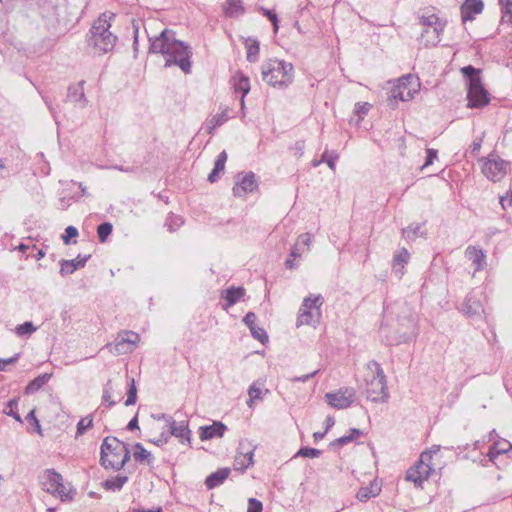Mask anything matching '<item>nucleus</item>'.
Returning a JSON list of instances; mask_svg holds the SVG:
<instances>
[{"instance_id":"obj_35","label":"nucleus","mask_w":512,"mask_h":512,"mask_svg":"<svg viewBox=\"0 0 512 512\" xmlns=\"http://www.w3.org/2000/svg\"><path fill=\"white\" fill-rule=\"evenodd\" d=\"M228 119L229 114L227 108L223 109L221 113L212 116L209 120L208 133L212 134L214 129L223 125Z\"/></svg>"},{"instance_id":"obj_40","label":"nucleus","mask_w":512,"mask_h":512,"mask_svg":"<svg viewBox=\"0 0 512 512\" xmlns=\"http://www.w3.org/2000/svg\"><path fill=\"white\" fill-rule=\"evenodd\" d=\"M137 400V387L134 378H130L128 382L126 406L134 405Z\"/></svg>"},{"instance_id":"obj_32","label":"nucleus","mask_w":512,"mask_h":512,"mask_svg":"<svg viewBox=\"0 0 512 512\" xmlns=\"http://www.w3.org/2000/svg\"><path fill=\"white\" fill-rule=\"evenodd\" d=\"M410 254L406 248H402L398 254H396L393 258V270L395 273L402 274V269L404 264H406L409 260Z\"/></svg>"},{"instance_id":"obj_20","label":"nucleus","mask_w":512,"mask_h":512,"mask_svg":"<svg viewBox=\"0 0 512 512\" xmlns=\"http://www.w3.org/2000/svg\"><path fill=\"white\" fill-rule=\"evenodd\" d=\"M465 256L472 262L475 267V271L482 270L486 265V255L482 249H478L474 246H468L465 250Z\"/></svg>"},{"instance_id":"obj_61","label":"nucleus","mask_w":512,"mask_h":512,"mask_svg":"<svg viewBox=\"0 0 512 512\" xmlns=\"http://www.w3.org/2000/svg\"><path fill=\"white\" fill-rule=\"evenodd\" d=\"M305 148V142L302 140H299L295 142L294 146L292 147V150L294 151V154L298 157L303 155V151Z\"/></svg>"},{"instance_id":"obj_37","label":"nucleus","mask_w":512,"mask_h":512,"mask_svg":"<svg viewBox=\"0 0 512 512\" xmlns=\"http://www.w3.org/2000/svg\"><path fill=\"white\" fill-rule=\"evenodd\" d=\"M246 49H247V61L254 63L258 60L259 54V42L256 39H247L246 41Z\"/></svg>"},{"instance_id":"obj_22","label":"nucleus","mask_w":512,"mask_h":512,"mask_svg":"<svg viewBox=\"0 0 512 512\" xmlns=\"http://www.w3.org/2000/svg\"><path fill=\"white\" fill-rule=\"evenodd\" d=\"M414 80L411 75L402 77L399 80V85L393 90V97L401 101H408L413 97V93L408 89V85Z\"/></svg>"},{"instance_id":"obj_1","label":"nucleus","mask_w":512,"mask_h":512,"mask_svg":"<svg viewBox=\"0 0 512 512\" xmlns=\"http://www.w3.org/2000/svg\"><path fill=\"white\" fill-rule=\"evenodd\" d=\"M149 52L166 55L165 67L177 65L185 74L191 72V47L175 38V32L164 29L159 36L149 38Z\"/></svg>"},{"instance_id":"obj_44","label":"nucleus","mask_w":512,"mask_h":512,"mask_svg":"<svg viewBox=\"0 0 512 512\" xmlns=\"http://www.w3.org/2000/svg\"><path fill=\"white\" fill-rule=\"evenodd\" d=\"M93 426V417L92 415H88L77 423V431L76 436L83 435L88 429Z\"/></svg>"},{"instance_id":"obj_16","label":"nucleus","mask_w":512,"mask_h":512,"mask_svg":"<svg viewBox=\"0 0 512 512\" xmlns=\"http://www.w3.org/2000/svg\"><path fill=\"white\" fill-rule=\"evenodd\" d=\"M167 421L170 424L171 435L175 436L176 438H179L182 443L184 441H187L188 443H190L191 431L188 427L187 421H181V422L177 423L171 417H168Z\"/></svg>"},{"instance_id":"obj_46","label":"nucleus","mask_w":512,"mask_h":512,"mask_svg":"<svg viewBox=\"0 0 512 512\" xmlns=\"http://www.w3.org/2000/svg\"><path fill=\"white\" fill-rule=\"evenodd\" d=\"M420 229H421L420 224L410 225L409 227L404 228L402 230V235L404 238H406L408 240H414L418 235H421V236L423 235V233L420 232Z\"/></svg>"},{"instance_id":"obj_47","label":"nucleus","mask_w":512,"mask_h":512,"mask_svg":"<svg viewBox=\"0 0 512 512\" xmlns=\"http://www.w3.org/2000/svg\"><path fill=\"white\" fill-rule=\"evenodd\" d=\"M322 451L316 448L311 447H301L294 457H308V458H317L321 455Z\"/></svg>"},{"instance_id":"obj_38","label":"nucleus","mask_w":512,"mask_h":512,"mask_svg":"<svg viewBox=\"0 0 512 512\" xmlns=\"http://www.w3.org/2000/svg\"><path fill=\"white\" fill-rule=\"evenodd\" d=\"M37 330V327L31 321H26L23 324L17 325L14 332L19 337L30 336Z\"/></svg>"},{"instance_id":"obj_43","label":"nucleus","mask_w":512,"mask_h":512,"mask_svg":"<svg viewBox=\"0 0 512 512\" xmlns=\"http://www.w3.org/2000/svg\"><path fill=\"white\" fill-rule=\"evenodd\" d=\"M502 10V20L512 23V0H499Z\"/></svg>"},{"instance_id":"obj_3","label":"nucleus","mask_w":512,"mask_h":512,"mask_svg":"<svg viewBox=\"0 0 512 512\" xmlns=\"http://www.w3.org/2000/svg\"><path fill=\"white\" fill-rule=\"evenodd\" d=\"M100 462L104 468L122 469L130 460L128 446L116 437H106L101 445Z\"/></svg>"},{"instance_id":"obj_7","label":"nucleus","mask_w":512,"mask_h":512,"mask_svg":"<svg viewBox=\"0 0 512 512\" xmlns=\"http://www.w3.org/2000/svg\"><path fill=\"white\" fill-rule=\"evenodd\" d=\"M324 302V299L321 295L315 297H307L304 299L301 308L300 314L297 319V326L301 325H313L320 323L321 319V311L320 308Z\"/></svg>"},{"instance_id":"obj_48","label":"nucleus","mask_w":512,"mask_h":512,"mask_svg":"<svg viewBox=\"0 0 512 512\" xmlns=\"http://www.w3.org/2000/svg\"><path fill=\"white\" fill-rule=\"evenodd\" d=\"M249 399L247 400V406L252 407L253 403L257 399H261V390L257 387L256 383H253L248 389Z\"/></svg>"},{"instance_id":"obj_10","label":"nucleus","mask_w":512,"mask_h":512,"mask_svg":"<svg viewBox=\"0 0 512 512\" xmlns=\"http://www.w3.org/2000/svg\"><path fill=\"white\" fill-rule=\"evenodd\" d=\"M509 163L498 155L491 154L482 166L483 174L491 181L497 182L507 174V165Z\"/></svg>"},{"instance_id":"obj_34","label":"nucleus","mask_w":512,"mask_h":512,"mask_svg":"<svg viewBox=\"0 0 512 512\" xmlns=\"http://www.w3.org/2000/svg\"><path fill=\"white\" fill-rule=\"evenodd\" d=\"M128 481V477L125 475H117L115 477L107 479L103 486L106 490L119 491L124 484Z\"/></svg>"},{"instance_id":"obj_15","label":"nucleus","mask_w":512,"mask_h":512,"mask_svg":"<svg viewBox=\"0 0 512 512\" xmlns=\"http://www.w3.org/2000/svg\"><path fill=\"white\" fill-rule=\"evenodd\" d=\"M483 9L484 2L482 0H464L460 7L462 22L474 20L475 15L482 13Z\"/></svg>"},{"instance_id":"obj_52","label":"nucleus","mask_w":512,"mask_h":512,"mask_svg":"<svg viewBox=\"0 0 512 512\" xmlns=\"http://www.w3.org/2000/svg\"><path fill=\"white\" fill-rule=\"evenodd\" d=\"M337 159L338 154L336 152L329 153L328 151H325L321 157V161L325 162L331 170H335V163Z\"/></svg>"},{"instance_id":"obj_58","label":"nucleus","mask_w":512,"mask_h":512,"mask_svg":"<svg viewBox=\"0 0 512 512\" xmlns=\"http://www.w3.org/2000/svg\"><path fill=\"white\" fill-rule=\"evenodd\" d=\"M256 319H257V316L254 312H248L244 318H243V322L248 326V328L250 329L251 327L253 326H256Z\"/></svg>"},{"instance_id":"obj_30","label":"nucleus","mask_w":512,"mask_h":512,"mask_svg":"<svg viewBox=\"0 0 512 512\" xmlns=\"http://www.w3.org/2000/svg\"><path fill=\"white\" fill-rule=\"evenodd\" d=\"M512 448V444L507 440L495 442L489 449L488 456L491 461L501 454L508 452Z\"/></svg>"},{"instance_id":"obj_17","label":"nucleus","mask_w":512,"mask_h":512,"mask_svg":"<svg viewBox=\"0 0 512 512\" xmlns=\"http://www.w3.org/2000/svg\"><path fill=\"white\" fill-rule=\"evenodd\" d=\"M91 255H85L81 257L78 255L76 259L73 260H61L60 261V274L62 276L70 275L74 273L75 270L79 268H83L87 261L90 259Z\"/></svg>"},{"instance_id":"obj_62","label":"nucleus","mask_w":512,"mask_h":512,"mask_svg":"<svg viewBox=\"0 0 512 512\" xmlns=\"http://www.w3.org/2000/svg\"><path fill=\"white\" fill-rule=\"evenodd\" d=\"M319 372V370H315L311 373H308V374H305V375H302V376H299V377H294L291 379L292 382H306L308 381L309 379L313 378L317 373Z\"/></svg>"},{"instance_id":"obj_45","label":"nucleus","mask_w":512,"mask_h":512,"mask_svg":"<svg viewBox=\"0 0 512 512\" xmlns=\"http://www.w3.org/2000/svg\"><path fill=\"white\" fill-rule=\"evenodd\" d=\"M419 23L424 26L425 28H431V27H439V24L444 23L440 20L435 14L429 15V16H421L419 18Z\"/></svg>"},{"instance_id":"obj_11","label":"nucleus","mask_w":512,"mask_h":512,"mask_svg":"<svg viewBox=\"0 0 512 512\" xmlns=\"http://www.w3.org/2000/svg\"><path fill=\"white\" fill-rule=\"evenodd\" d=\"M139 335L132 331H123L119 333L113 343L107 344L109 351L115 355L132 352Z\"/></svg>"},{"instance_id":"obj_53","label":"nucleus","mask_w":512,"mask_h":512,"mask_svg":"<svg viewBox=\"0 0 512 512\" xmlns=\"http://www.w3.org/2000/svg\"><path fill=\"white\" fill-rule=\"evenodd\" d=\"M78 236V230L74 226H68L65 229V234L62 236L63 242L65 244L70 243V239Z\"/></svg>"},{"instance_id":"obj_24","label":"nucleus","mask_w":512,"mask_h":512,"mask_svg":"<svg viewBox=\"0 0 512 512\" xmlns=\"http://www.w3.org/2000/svg\"><path fill=\"white\" fill-rule=\"evenodd\" d=\"M245 295L243 287H230L222 292L221 297L226 301L223 308L227 310L229 307L235 305Z\"/></svg>"},{"instance_id":"obj_60","label":"nucleus","mask_w":512,"mask_h":512,"mask_svg":"<svg viewBox=\"0 0 512 512\" xmlns=\"http://www.w3.org/2000/svg\"><path fill=\"white\" fill-rule=\"evenodd\" d=\"M350 439H351L350 437L342 436V437H339V438L333 440L332 442H330L329 446L331 448L342 447V446L350 443Z\"/></svg>"},{"instance_id":"obj_12","label":"nucleus","mask_w":512,"mask_h":512,"mask_svg":"<svg viewBox=\"0 0 512 512\" xmlns=\"http://www.w3.org/2000/svg\"><path fill=\"white\" fill-rule=\"evenodd\" d=\"M356 391L354 388H341L337 392L325 394L327 403L336 409H346L354 402Z\"/></svg>"},{"instance_id":"obj_26","label":"nucleus","mask_w":512,"mask_h":512,"mask_svg":"<svg viewBox=\"0 0 512 512\" xmlns=\"http://www.w3.org/2000/svg\"><path fill=\"white\" fill-rule=\"evenodd\" d=\"M234 80V89L236 92H241V106L244 108V98L250 91V82L249 78L242 74L241 72H237L233 77Z\"/></svg>"},{"instance_id":"obj_29","label":"nucleus","mask_w":512,"mask_h":512,"mask_svg":"<svg viewBox=\"0 0 512 512\" xmlns=\"http://www.w3.org/2000/svg\"><path fill=\"white\" fill-rule=\"evenodd\" d=\"M52 374L44 373L30 381L25 388V394L30 395L41 389L51 378Z\"/></svg>"},{"instance_id":"obj_21","label":"nucleus","mask_w":512,"mask_h":512,"mask_svg":"<svg viewBox=\"0 0 512 512\" xmlns=\"http://www.w3.org/2000/svg\"><path fill=\"white\" fill-rule=\"evenodd\" d=\"M445 28V22L439 24V27L425 28L421 33V39L425 41V46H436L440 42V35Z\"/></svg>"},{"instance_id":"obj_19","label":"nucleus","mask_w":512,"mask_h":512,"mask_svg":"<svg viewBox=\"0 0 512 512\" xmlns=\"http://www.w3.org/2000/svg\"><path fill=\"white\" fill-rule=\"evenodd\" d=\"M62 481L63 477L60 473L56 472L54 469H48L46 470L41 483L44 490H46L48 493L55 494L57 488L61 486Z\"/></svg>"},{"instance_id":"obj_2","label":"nucleus","mask_w":512,"mask_h":512,"mask_svg":"<svg viewBox=\"0 0 512 512\" xmlns=\"http://www.w3.org/2000/svg\"><path fill=\"white\" fill-rule=\"evenodd\" d=\"M110 27L111 23L106 13L101 14L92 24L87 35V43L95 49L96 53H107L114 48L117 36L110 32Z\"/></svg>"},{"instance_id":"obj_39","label":"nucleus","mask_w":512,"mask_h":512,"mask_svg":"<svg viewBox=\"0 0 512 512\" xmlns=\"http://www.w3.org/2000/svg\"><path fill=\"white\" fill-rule=\"evenodd\" d=\"M75 494L76 491L72 489L70 486L67 487L62 481L61 486L57 488V491H55L54 495H57L61 499V501H70L73 499Z\"/></svg>"},{"instance_id":"obj_59","label":"nucleus","mask_w":512,"mask_h":512,"mask_svg":"<svg viewBox=\"0 0 512 512\" xmlns=\"http://www.w3.org/2000/svg\"><path fill=\"white\" fill-rule=\"evenodd\" d=\"M370 104L367 103V102H364V103H356L355 105V112L361 116V115H365L368 113L369 109H370Z\"/></svg>"},{"instance_id":"obj_42","label":"nucleus","mask_w":512,"mask_h":512,"mask_svg":"<svg viewBox=\"0 0 512 512\" xmlns=\"http://www.w3.org/2000/svg\"><path fill=\"white\" fill-rule=\"evenodd\" d=\"M134 459L138 462H143L147 460L150 461L151 454L148 452L141 443H136L134 445Z\"/></svg>"},{"instance_id":"obj_23","label":"nucleus","mask_w":512,"mask_h":512,"mask_svg":"<svg viewBox=\"0 0 512 512\" xmlns=\"http://www.w3.org/2000/svg\"><path fill=\"white\" fill-rule=\"evenodd\" d=\"M84 80H81L77 84H72L68 87L67 90V99L71 102H81L82 107H85L87 104V99L84 93Z\"/></svg>"},{"instance_id":"obj_25","label":"nucleus","mask_w":512,"mask_h":512,"mask_svg":"<svg viewBox=\"0 0 512 512\" xmlns=\"http://www.w3.org/2000/svg\"><path fill=\"white\" fill-rule=\"evenodd\" d=\"M230 468H220L217 471L211 473L205 480V485L208 489H214L221 484L229 477Z\"/></svg>"},{"instance_id":"obj_13","label":"nucleus","mask_w":512,"mask_h":512,"mask_svg":"<svg viewBox=\"0 0 512 512\" xmlns=\"http://www.w3.org/2000/svg\"><path fill=\"white\" fill-rule=\"evenodd\" d=\"M258 189L256 175L249 171L247 173H238L236 175V182L233 187V194L235 197H242L247 193H253Z\"/></svg>"},{"instance_id":"obj_4","label":"nucleus","mask_w":512,"mask_h":512,"mask_svg":"<svg viewBox=\"0 0 512 512\" xmlns=\"http://www.w3.org/2000/svg\"><path fill=\"white\" fill-rule=\"evenodd\" d=\"M461 72L467 80V107L469 108H482L489 104L490 95L485 89L482 79L481 70L472 65L461 68Z\"/></svg>"},{"instance_id":"obj_63","label":"nucleus","mask_w":512,"mask_h":512,"mask_svg":"<svg viewBox=\"0 0 512 512\" xmlns=\"http://www.w3.org/2000/svg\"><path fill=\"white\" fill-rule=\"evenodd\" d=\"M364 432L357 428H351L348 435H344V437H350V442L354 441L357 437L363 436Z\"/></svg>"},{"instance_id":"obj_31","label":"nucleus","mask_w":512,"mask_h":512,"mask_svg":"<svg viewBox=\"0 0 512 512\" xmlns=\"http://www.w3.org/2000/svg\"><path fill=\"white\" fill-rule=\"evenodd\" d=\"M224 12L228 17H238L244 13L242 0H226Z\"/></svg>"},{"instance_id":"obj_54","label":"nucleus","mask_w":512,"mask_h":512,"mask_svg":"<svg viewBox=\"0 0 512 512\" xmlns=\"http://www.w3.org/2000/svg\"><path fill=\"white\" fill-rule=\"evenodd\" d=\"M262 509H263V505H262L261 501L255 499V498H250L248 500L247 512H262Z\"/></svg>"},{"instance_id":"obj_18","label":"nucleus","mask_w":512,"mask_h":512,"mask_svg":"<svg viewBox=\"0 0 512 512\" xmlns=\"http://www.w3.org/2000/svg\"><path fill=\"white\" fill-rule=\"evenodd\" d=\"M227 427L222 422H214L212 425L202 426L199 429V436L202 441L222 437Z\"/></svg>"},{"instance_id":"obj_57","label":"nucleus","mask_w":512,"mask_h":512,"mask_svg":"<svg viewBox=\"0 0 512 512\" xmlns=\"http://www.w3.org/2000/svg\"><path fill=\"white\" fill-rule=\"evenodd\" d=\"M252 449L255 450V447L252 446L250 442H248L247 440H242L239 442L237 455H245V452L247 450H252Z\"/></svg>"},{"instance_id":"obj_36","label":"nucleus","mask_w":512,"mask_h":512,"mask_svg":"<svg viewBox=\"0 0 512 512\" xmlns=\"http://www.w3.org/2000/svg\"><path fill=\"white\" fill-rule=\"evenodd\" d=\"M18 402H19V397L10 399L6 403V408L3 410V412L8 416L13 417L17 422L23 423V420H22L20 414L18 413Z\"/></svg>"},{"instance_id":"obj_50","label":"nucleus","mask_w":512,"mask_h":512,"mask_svg":"<svg viewBox=\"0 0 512 512\" xmlns=\"http://www.w3.org/2000/svg\"><path fill=\"white\" fill-rule=\"evenodd\" d=\"M249 330H250L252 336L255 339H257L258 341H260L262 344H265L268 342V340H269L268 335L263 328L258 327L256 325V326L251 327Z\"/></svg>"},{"instance_id":"obj_28","label":"nucleus","mask_w":512,"mask_h":512,"mask_svg":"<svg viewBox=\"0 0 512 512\" xmlns=\"http://www.w3.org/2000/svg\"><path fill=\"white\" fill-rule=\"evenodd\" d=\"M227 157L228 156H227V153L225 150H223L221 153H219V155L217 156V158L215 160L214 168L208 175L209 182L214 183L219 179L220 173L224 171Z\"/></svg>"},{"instance_id":"obj_55","label":"nucleus","mask_w":512,"mask_h":512,"mask_svg":"<svg viewBox=\"0 0 512 512\" xmlns=\"http://www.w3.org/2000/svg\"><path fill=\"white\" fill-rule=\"evenodd\" d=\"M20 358V353L14 354L12 357L7 359L0 358V371H5L7 365L15 364Z\"/></svg>"},{"instance_id":"obj_5","label":"nucleus","mask_w":512,"mask_h":512,"mask_svg":"<svg viewBox=\"0 0 512 512\" xmlns=\"http://www.w3.org/2000/svg\"><path fill=\"white\" fill-rule=\"evenodd\" d=\"M369 374L365 378V395L372 402H386L389 394L386 384V376L380 364L370 361L367 364Z\"/></svg>"},{"instance_id":"obj_14","label":"nucleus","mask_w":512,"mask_h":512,"mask_svg":"<svg viewBox=\"0 0 512 512\" xmlns=\"http://www.w3.org/2000/svg\"><path fill=\"white\" fill-rule=\"evenodd\" d=\"M462 311L466 316L473 320L481 319L482 314L484 313L481 294H478L475 291L470 292L462 304Z\"/></svg>"},{"instance_id":"obj_64","label":"nucleus","mask_w":512,"mask_h":512,"mask_svg":"<svg viewBox=\"0 0 512 512\" xmlns=\"http://www.w3.org/2000/svg\"><path fill=\"white\" fill-rule=\"evenodd\" d=\"M169 436H167L165 433H162L159 438L157 439H151L150 442L157 445V446H163L168 442Z\"/></svg>"},{"instance_id":"obj_56","label":"nucleus","mask_w":512,"mask_h":512,"mask_svg":"<svg viewBox=\"0 0 512 512\" xmlns=\"http://www.w3.org/2000/svg\"><path fill=\"white\" fill-rule=\"evenodd\" d=\"M427 156L424 165L422 166V169L431 165L434 160L437 158L438 151L436 149L428 148L427 149Z\"/></svg>"},{"instance_id":"obj_9","label":"nucleus","mask_w":512,"mask_h":512,"mask_svg":"<svg viewBox=\"0 0 512 512\" xmlns=\"http://www.w3.org/2000/svg\"><path fill=\"white\" fill-rule=\"evenodd\" d=\"M400 324V328L393 334L387 333L385 327L381 326L380 331L386 338L388 345H398L411 341L416 336V326L412 317H407Z\"/></svg>"},{"instance_id":"obj_6","label":"nucleus","mask_w":512,"mask_h":512,"mask_svg":"<svg viewBox=\"0 0 512 512\" xmlns=\"http://www.w3.org/2000/svg\"><path fill=\"white\" fill-rule=\"evenodd\" d=\"M293 72V65L283 60H269L262 65V78L273 87L287 88L293 82Z\"/></svg>"},{"instance_id":"obj_51","label":"nucleus","mask_w":512,"mask_h":512,"mask_svg":"<svg viewBox=\"0 0 512 512\" xmlns=\"http://www.w3.org/2000/svg\"><path fill=\"white\" fill-rule=\"evenodd\" d=\"M26 421L34 427V431L42 435V428L36 417L35 409H32L25 417Z\"/></svg>"},{"instance_id":"obj_27","label":"nucleus","mask_w":512,"mask_h":512,"mask_svg":"<svg viewBox=\"0 0 512 512\" xmlns=\"http://www.w3.org/2000/svg\"><path fill=\"white\" fill-rule=\"evenodd\" d=\"M254 449L247 450L245 455H236L234 459V469L244 472L247 468L254 464Z\"/></svg>"},{"instance_id":"obj_8","label":"nucleus","mask_w":512,"mask_h":512,"mask_svg":"<svg viewBox=\"0 0 512 512\" xmlns=\"http://www.w3.org/2000/svg\"><path fill=\"white\" fill-rule=\"evenodd\" d=\"M433 471L432 454L430 451H425L421 453L418 462L407 470L406 480L413 482L416 487H422L423 482Z\"/></svg>"},{"instance_id":"obj_33","label":"nucleus","mask_w":512,"mask_h":512,"mask_svg":"<svg viewBox=\"0 0 512 512\" xmlns=\"http://www.w3.org/2000/svg\"><path fill=\"white\" fill-rule=\"evenodd\" d=\"M379 492L380 488L376 484L374 485L371 483L369 486L361 487L358 490L356 497L359 501L365 502L370 498L377 496Z\"/></svg>"},{"instance_id":"obj_49","label":"nucleus","mask_w":512,"mask_h":512,"mask_svg":"<svg viewBox=\"0 0 512 512\" xmlns=\"http://www.w3.org/2000/svg\"><path fill=\"white\" fill-rule=\"evenodd\" d=\"M112 382L111 380H108L107 383L104 385L103 389V395L102 400L103 402L107 403L108 407H112L116 404V401L112 400L111 393H112Z\"/></svg>"},{"instance_id":"obj_41","label":"nucleus","mask_w":512,"mask_h":512,"mask_svg":"<svg viewBox=\"0 0 512 512\" xmlns=\"http://www.w3.org/2000/svg\"><path fill=\"white\" fill-rule=\"evenodd\" d=\"M112 231H113V226L111 223H109V222L101 223L97 227V235H98L99 241L101 243H104L107 240V238L109 237V235L112 233Z\"/></svg>"}]
</instances>
